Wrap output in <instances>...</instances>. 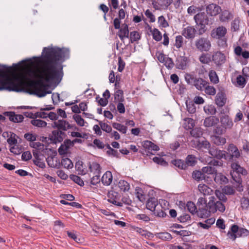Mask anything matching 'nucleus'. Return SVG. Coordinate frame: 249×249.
<instances>
[{
	"mask_svg": "<svg viewBox=\"0 0 249 249\" xmlns=\"http://www.w3.org/2000/svg\"><path fill=\"white\" fill-rule=\"evenodd\" d=\"M69 55L68 49L50 46L43 48L40 56L33 57L40 63V79L31 82V86L35 88L34 91L26 90L25 92L40 98L51 93V91L46 90L49 85H57L60 83L64 75L62 63L69 58Z\"/></svg>",
	"mask_w": 249,
	"mask_h": 249,
	"instance_id": "obj_1",
	"label": "nucleus"
},
{
	"mask_svg": "<svg viewBox=\"0 0 249 249\" xmlns=\"http://www.w3.org/2000/svg\"><path fill=\"white\" fill-rule=\"evenodd\" d=\"M226 160L234 162L231 164V168L233 172L243 175L246 170L242 167L236 160L241 157V153L237 147L233 143H230L226 151Z\"/></svg>",
	"mask_w": 249,
	"mask_h": 249,
	"instance_id": "obj_2",
	"label": "nucleus"
},
{
	"mask_svg": "<svg viewBox=\"0 0 249 249\" xmlns=\"http://www.w3.org/2000/svg\"><path fill=\"white\" fill-rule=\"evenodd\" d=\"M26 61H30L32 62V59H27L26 60H22L21 61L18 62L17 64L13 63L12 65V67H9L6 65H1L0 64V71H2L3 69H6L8 71L11 70L12 68H17L23 62ZM3 89H7L9 91H13L16 92H19L23 90L22 89H20L18 87V85L14 82L9 81L7 82L6 84V86H0V90H2Z\"/></svg>",
	"mask_w": 249,
	"mask_h": 249,
	"instance_id": "obj_3",
	"label": "nucleus"
},
{
	"mask_svg": "<svg viewBox=\"0 0 249 249\" xmlns=\"http://www.w3.org/2000/svg\"><path fill=\"white\" fill-rule=\"evenodd\" d=\"M194 19L196 24L200 26L198 34H203L206 31V25H208L209 22L207 14L205 12L198 13L194 16Z\"/></svg>",
	"mask_w": 249,
	"mask_h": 249,
	"instance_id": "obj_4",
	"label": "nucleus"
},
{
	"mask_svg": "<svg viewBox=\"0 0 249 249\" xmlns=\"http://www.w3.org/2000/svg\"><path fill=\"white\" fill-rule=\"evenodd\" d=\"M249 234V231L246 229L239 228L238 226L235 224L232 225L230 231L228 232L227 235L233 241L236 238L247 236Z\"/></svg>",
	"mask_w": 249,
	"mask_h": 249,
	"instance_id": "obj_5",
	"label": "nucleus"
},
{
	"mask_svg": "<svg viewBox=\"0 0 249 249\" xmlns=\"http://www.w3.org/2000/svg\"><path fill=\"white\" fill-rule=\"evenodd\" d=\"M142 146L144 149L140 150L139 152L142 155L145 154L147 156L150 155H154L153 151L156 152L160 150L159 146L148 140L143 141L142 142Z\"/></svg>",
	"mask_w": 249,
	"mask_h": 249,
	"instance_id": "obj_6",
	"label": "nucleus"
},
{
	"mask_svg": "<svg viewBox=\"0 0 249 249\" xmlns=\"http://www.w3.org/2000/svg\"><path fill=\"white\" fill-rule=\"evenodd\" d=\"M196 49L200 52H208L211 47V43L207 37H200L195 41Z\"/></svg>",
	"mask_w": 249,
	"mask_h": 249,
	"instance_id": "obj_7",
	"label": "nucleus"
},
{
	"mask_svg": "<svg viewBox=\"0 0 249 249\" xmlns=\"http://www.w3.org/2000/svg\"><path fill=\"white\" fill-rule=\"evenodd\" d=\"M107 196L108 197L107 201L109 203L117 206H123V203L119 201L121 197V195L119 193L113 190H111L108 192Z\"/></svg>",
	"mask_w": 249,
	"mask_h": 249,
	"instance_id": "obj_8",
	"label": "nucleus"
},
{
	"mask_svg": "<svg viewBox=\"0 0 249 249\" xmlns=\"http://www.w3.org/2000/svg\"><path fill=\"white\" fill-rule=\"evenodd\" d=\"M52 127L53 128L57 129V130L67 131L69 129L72 128L73 126L68 121L62 119L54 121L52 124Z\"/></svg>",
	"mask_w": 249,
	"mask_h": 249,
	"instance_id": "obj_9",
	"label": "nucleus"
},
{
	"mask_svg": "<svg viewBox=\"0 0 249 249\" xmlns=\"http://www.w3.org/2000/svg\"><path fill=\"white\" fill-rule=\"evenodd\" d=\"M209 153L214 158L220 160L222 159L226 160V151L218 149L213 146L211 147L209 151Z\"/></svg>",
	"mask_w": 249,
	"mask_h": 249,
	"instance_id": "obj_10",
	"label": "nucleus"
},
{
	"mask_svg": "<svg viewBox=\"0 0 249 249\" xmlns=\"http://www.w3.org/2000/svg\"><path fill=\"white\" fill-rule=\"evenodd\" d=\"M3 114L7 116L9 120L13 123H21L23 121L24 116L21 114H16L14 111H5Z\"/></svg>",
	"mask_w": 249,
	"mask_h": 249,
	"instance_id": "obj_11",
	"label": "nucleus"
},
{
	"mask_svg": "<svg viewBox=\"0 0 249 249\" xmlns=\"http://www.w3.org/2000/svg\"><path fill=\"white\" fill-rule=\"evenodd\" d=\"M227 32V29L225 27L219 26L212 31L211 36L214 38L220 39L224 37Z\"/></svg>",
	"mask_w": 249,
	"mask_h": 249,
	"instance_id": "obj_12",
	"label": "nucleus"
},
{
	"mask_svg": "<svg viewBox=\"0 0 249 249\" xmlns=\"http://www.w3.org/2000/svg\"><path fill=\"white\" fill-rule=\"evenodd\" d=\"M196 33V30L194 27L189 26L183 29L182 35L186 39H192L195 38Z\"/></svg>",
	"mask_w": 249,
	"mask_h": 249,
	"instance_id": "obj_13",
	"label": "nucleus"
},
{
	"mask_svg": "<svg viewBox=\"0 0 249 249\" xmlns=\"http://www.w3.org/2000/svg\"><path fill=\"white\" fill-rule=\"evenodd\" d=\"M227 101L226 95L224 92L220 91L218 92L215 97V103L219 107H223Z\"/></svg>",
	"mask_w": 249,
	"mask_h": 249,
	"instance_id": "obj_14",
	"label": "nucleus"
},
{
	"mask_svg": "<svg viewBox=\"0 0 249 249\" xmlns=\"http://www.w3.org/2000/svg\"><path fill=\"white\" fill-rule=\"evenodd\" d=\"M212 60L217 66H221L225 63L226 56L220 52L214 53L212 56Z\"/></svg>",
	"mask_w": 249,
	"mask_h": 249,
	"instance_id": "obj_15",
	"label": "nucleus"
},
{
	"mask_svg": "<svg viewBox=\"0 0 249 249\" xmlns=\"http://www.w3.org/2000/svg\"><path fill=\"white\" fill-rule=\"evenodd\" d=\"M117 35L123 42H124V39L125 38H129V30L128 25L125 23L123 24L121 28L119 29Z\"/></svg>",
	"mask_w": 249,
	"mask_h": 249,
	"instance_id": "obj_16",
	"label": "nucleus"
},
{
	"mask_svg": "<svg viewBox=\"0 0 249 249\" xmlns=\"http://www.w3.org/2000/svg\"><path fill=\"white\" fill-rule=\"evenodd\" d=\"M207 14L211 16H215L218 15L221 10V7L216 4L211 3L206 8Z\"/></svg>",
	"mask_w": 249,
	"mask_h": 249,
	"instance_id": "obj_17",
	"label": "nucleus"
},
{
	"mask_svg": "<svg viewBox=\"0 0 249 249\" xmlns=\"http://www.w3.org/2000/svg\"><path fill=\"white\" fill-rule=\"evenodd\" d=\"M187 57L184 56H178L176 60V67L180 70H184L186 67Z\"/></svg>",
	"mask_w": 249,
	"mask_h": 249,
	"instance_id": "obj_18",
	"label": "nucleus"
},
{
	"mask_svg": "<svg viewBox=\"0 0 249 249\" xmlns=\"http://www.w3.org/2000/svg\"><path fill=\"white\" fill-rule=\"evenodd\" d=\"M219 122L218 118L213 116H209L205 119L203 124L206 127H210L217 124Z\"/></svg>",
	"mask_w": 249,
	"mask_h": 249,
	"instance_id": "obj_19",
	"label": "nucleus"
},
{
	"mask_svg": "<svg viewBox=\"0 0 249 249\" xmlns=\"http://www.w3.org/2000/svg\"><path fill=\"white\" fill-rule=\"evenodd\" d=\"M208 82L201 78H196L194 80V86L196 88L200 91L203 90L207 86Z\"/></svg>",
	"mask_w": 249,
	"mask_h": 249,
	"instance_id": "obj_20",
	"label": "nucleus"
},
{
	"mask_svg": "<svg viewBox=\"0 0 249 249\" xmlns=\"http://www.w3.org/2000/svg\"><path fill=\"white\" fill-rule=\"evenodd\" d=\"M50 139L53 143L61 142L63 141V137L61 136L59 131L57 130H53L52 132V135Z\"/></svg>",
	"mask_w": 249,
	"mask_h": 249,
	"instance_id": "obj_21",
	"label": "nucleus"
},
{
	"mask_svg": "<svg viewBox=\"0 0 249 249\" xmlns=\"http://www.w3.org/2000/svg\"><path fill=\"white\" fill-rule=\"evenodd\" d=\"M206 207H199L198 210L196 211L197 215L201 218H205L210 215L211 212L205 208Z\"/></svg>",
	"mask_w": 249,
	"mask_h": 249,
	"instance_id": "obj_22",
	"label": "nucleus"
},
{
	"mask_svg": "<svg viewBox=\"0 0 249 249\" xmlns=\"http://www.w3.org/2000/svg\"><path fill=\"white\" fill-rule=\"evenodd\" d=\"M222 126L225 129L230 128L233 125L232 120L228 116H224L220 118Z\"/></svg>",
	"mask_w": 249,
	"mask_h": 249,
	"instance_id": "obj_23",
	"label": "nucleus"
},
{
	"mask_svg": "<svg viewBox=\"0 0 249 249\" xmlns=\"http://www.w3.org/2000/svg\"><path fill=\"white\" fill-rule=\"evenodd\" d=\"M192 178L197 181L205 180L206 176L203 171L195 170L193 171L192 175Z\"/></svg>",
	"mask_w": 249,
	"mask_h": 249,
	"instance_id": "obj_24",
	"label": "nucleus"
},
{
	"mask_svg": "<svg viewBox=\"0 0 249 249\" xmlns=\"http://www.w3.org/2000/svg\"><path fill=\"white\" fill-rule=\"evenodd\" d=\"M112 180V175L111 172L107 171L102 176L101 181L104 185L108 186Z\"/></svg>",
	"mask_w": 249,
	"mask_h": 249,
	"instance_id": "obj_25",
	"label": "nucleus"
},
{
	"mask_svg": "<svg viewBox=\"0 0 249 249\" xmlns=\"http://www.w3.org/2000/svg\"><path fill=\"white\" fill-rule=\"evenodd\" d=\"M157 205L158 200L155 197L149 198L146 203L147 209L152 212H154L155 210V208Z\"/></svg>",
	"mask_w": 249,
	"mask_h": 249,
	"instance_id": "obj_26",
	"label": "nucleus"
},
{
	"mask_svg": "<svg viewBox=\"0 0 249 249\" xmlns=\"http://www.w3.org/2000/svg\"><path fill=\"white\" fill-rule=\"evenodd\" d=\"M211 139L213 143L217 146L223 145L226 142V139L220 136L213 135Z\"/></svg>",
	"mask_w": 249,
	"mask_h": 249,
	"instance_id": "obj_27",
	"label": "nucleus"
},
{
	"mask_svg": "<svg viewBox=\"0 0 249 249\" xmlns=\"http://www.w3.org/2000/svg\"><path fill=\"white\" fill-rule=\"evenodd\" d=\"M215 198L213 196H211L209 197V201L208 203H206L205 207L209 209V211L212 213H215L216 212L215 209Z\"/></svg>",
	"mask_w": 249,
	"mask_h": 249,
	"instance_id": "obj_28",
	"label": "nucleus"
},
{
	"mask_svg": "<svg viewBox=\"0 0 249 249\" xmlns=\"http://www.w3.org/2000/svg\"><path fill=\"white\" fill-rule=\"evenodd\" d=\"M214 178L215 182L219 184H226L228 182V178L222 173H216Z\"/></svg>",
	"mask_w": 249,
	"mask_h": 249,
	"instance_id": "obj_29",
	"label": "nucleus"
},
{
	"mask_svg": "<svg viewBox=\"0 0 249 249\" xmlns=\"http://www.w3.org/2000/svg\"><path fill=\"white\" fill-rule=\"evenodd\" d=\"M156 237L164 241H170L173 239L172 235L167 232H159L155 234Z\"/></svg>",
	"mask_w": 249,
	"mask_h": 249,
	"instance_id": "obj_30",
	"label": "nucleus"
},
{
	"mask_svg": "<svg viewBox=\"0 0 249 249\" xmlns=\"http://www.w3.org/2000/svg\"><path fill=\"white\" fill-rule=\"evenodd\" d=\"M89 169L91 172L93 173V174H101V166L97 162H93L91 164L89 163Z\"/></svg>",
	"mask_w": 249,
	"mask_h": 249,
	"instance_id": "obj_31",
	"label": "nucleus"
},
{
	"mask_svg": "<svg viewBox=\"0 0 249 249\" xmlns=\"http://www.w3.org/2000/svg\"><path fill=\"white\" fill-rule=\"evenodd\" d=\"M196 162V157L193 155H189L187 156L185 163L186 169L188 166H193Z\"/></svg>",
	"mask_w": 249,
	"mask_h": 249,
	"instance_id": "obj_32",
	"label": "nucleus"
},
{
	"mask_svg": "<svg viewBox=\"0 0 249 249\" xmlns=\"http://www.w3.org/2000/svg\"><path fill=\"white\" fill-rule=\"evenodd\" d=\"M191 135L195 138H199L203 135L202 129L200 127H195L190 132Z\"/></svg>",
	"mask_w": 249,
	"mask_h": 249,
	"instance_id": "obj_33",
	"label": "nucleus"
},
{
	"mask_svg": "<svg viewBox=\"0 0 249 249\" xmlns=\"http://www.w3.org/2000/svg\"><path fill=\"white\" fill-rule=\"evenodd\" d=\"M31 124L35 126L40 128L45 127L47 124V123L45 121L36 119L32 120Z\"/></svg>",
	"mask_w": 249,
	"mask_h": 249,
	"instance_id": "obj_34",
	"label": "nucleus"
},
{
	"mask_svg": "<svg viewBox=\"0 0 249 249\" xmlns=\"http://www.w3.org/2000/svg\"><path fill=\"white\" fill-rule=\"evenodd\" d=\"M186 105L187 110L189 113L191 114H193L196 111V107L195 106V103L191 100H187L186 101Z\"/></svg>",
	"mask_w": 249,
	"mask_h": 249,
	"instance_id": "obj_35",
	"label": "nucleus"
},
{
	"mask_svg": "<svg viewBox=\"0 0 249 249\" xmlns=\"http://www.w3.org/2000/svg\"><path fill=\"white\" fill-rule=\"evenodd\" d=\"M112 127L123 134H126L127 130V126L118 123H112Z\"/></svg>",
	"mask_w": 249,
	"mask_h": 249,
	"instance_id": "obj_36",
	"label": "nucleus"
},
{
	"mask_svg": "<svg viewBox=\"0 0 249 249\" xmlns=\"http://www.w3.org/2000/svg\"><path fill=\"white\" fill-rule=\"evenodd\" d=\"M118 187L123 192L128 191L130 189L129 184L124 180H121L118 182Z\"/></svg>",
	"mask_w": 249,
	"mask_h": 249,
	"instance_id": "obj_37",
	"label": "nucleus"
},
{
	"mask_svg": "<svg viewBox=\"0 0 249 249\" xmlns=\"http://www.w3.org/2000/svg\"><path fill=\"white\" fill-rule=\"evenodd\" d=\"M240 18L239 17L235 19L231 23V31L232 32H237L239 30L240 27Z\"/></svg>",
	"mask_w": 249,
	"mask_h": 249,
	"instance_id": "obj_38",
	"label": "nucleus"
},
{
	"mask_svg": "<svg viewBox=\"0 0 249 249\" xmlns=\"http://www.w3.org/2000/svg\"><path fill=\"white\" fill-rule=\"evenodd\" d=\"M114 99L118 102H124V92L122 89H118L115 92Z\"/></svg>",
	"mask_w": 249,
	"mask_h": 249,
	"instance_id": "obj_39",
	"label": "nucleus"
},
{
	"mask_svg": "<svg viewBox=\"0 0 249 249\" xmlns=\"http://www.w3.org/2000/svg\"><path fill=\"white\" fill-rule=\"evenodd\" d=\"M129 37L130 38L129 43H133L140 40L141 36L137 31H132L130 32Z\"/></svg>",
	"mask_w": 249,
	"mask_h": 249,
	"instance_id": "obj_40",
	"label": "nucleus"
},
{
	"mask_svg": "<svg viewBox=\"0 0 249 249\" xmlns=\"http://www.w3.org/2000/svg\"><path fill=\"white\" fill-rule=\"evenodd\" d=\"M99 123V124L103 131H105L106 133H110L112 132V127L108 124L103 123L101 121H99L97 119L95 120Z\"/></svg>",
	"mask_w": 249,
	"mask_h": 249,
	"instance_id": "obj_41",
	"label": "nucleus"
},
{
	"mask_svg": "<svg viewBox=\"0 0 249 249\" xmlns=\"http://www.w3.org/2000/svg\"><path fill=\"white\" fill-rule=\"evenodd\" d=\"M61 164L64 168L68 169H71L73 167V163L71 160L68 158L62 159L61 161Z\"/></svg>",
	"mask_w": 249,
	"mask_h": 249,
	"instance_id": "obj_42",
	"label": "nucleus"
},
{
	"mask_svg": "<svg viewBox=\"0 0 249 249\" xmlns=\"http://www.w3.org/2000/svg\"><path fill=\"white\" fill-rule=\"evenodd\" d=\"M172 163L175 166L178 167L180 169H186V167L185 165V161L181 160H174L172 161Z\"/></svg>",
	"mask_w": 249,
	"mask_h": 249,
	"instance_id": "obj_43",
	"label": "nucleus"
},
{
	"mask_svg": "<svg viewBox=\"0 0 249 249\" xmlns=\"http://www.w3.org/2000/svg\"><path fill=\"white\" fill-rule=\"evenodd\" d=\"M204 110L206 113L213 115L216 113V109L215 107L212 105H208L204 107Z\"/></svg>",
	"mask_w": 249,
	"mask_h": 249,
	"instance_id": "obj_44",
	"label": "nucleus"
},
{
	"mask_svg": "<svg viewBox=\"0 0 249 249\" xmlns=\"http://www.w3.org/2000/svg\"><path fill=\"white\" fill-rule=\"evenodd\" d=\"M209 76L211 82L213 84H217L219 82L218 77L215 71H210L209 72Z\"/></svg>",
	"mask_w": 249,
	"mask_h": 249,
	"instance_id": "obj_45",
	"label": "nucleus"
},
{
	"mask_svg": "<svg viewBox=\"0 0 249 249\" xmlns=\"http://www.w3.org/2000/svg\"><path fill=\"white\" fill-rule=\"evenodd\" d=\"M198 188L200 192L204 195H209L212 191V189L206 184H199L198 186Z\"/></svg>",
	"mask_w": 249,
	"mask_h": 249,
	"instance_id": "obj_46",
	"label": "nucleus"
},
{
	"mask_svg": "<svg viewBox=\"0 0 249 249\" xmlns=\"http://www.w3.org/2000/svg\"><path fill=\"white\" fill-rule=\"evenodd\" d=\"M70 178L79 186H83L84 185V182L80 177L72 174L70 176Z\"/></svg>",
	"mask_w": 249,
	"mask_h": 249,
	"instance_id": "obj_47",
	"label": "nucleus"
},
{
	"mask_svg": "<svg viewBox=\"0 0 249 249\" xmlns=\"http://www.w3.org/2000/svg\"><path fill=\"white\" fill-rule=\"evenodd\" d=\"M153 39L156 41H160L162 39V35L160 32L157 28H154L152 32Z\"/></svg>",
	"mask_w": 249,
	"mask_h": 249,
	"instance_id": "obj_48",
	"label": "nucleus"
},
{
	"mask_svg": "<svg viewBox=\"0 0 249 249\" xmlns=\"http://www.w3.org/2000/svg\"><path fill=\"white\" fill-rule=\"evenodd\" d=\"M231 13L228 10H225L222 12L220 16V20L222 22H225L229 20L231 17Z\"/></svg>",
	"mask_w": 249,
	"mask_h": 249,
	"instance_id": "obj_49",
	"label": "nucleus"
},
{
	"mask_svg": "<svg viewBox=\"0 0 249 249\" xmlns=\"http://www.w3.org/2000/svg\"><path fill=\"white\" fill-rule=\"evenodd\" d=\"M215 194L220 201L223 202H226L227 201V197L225 196L226 194H225L223 191L221 192V191L216 190Z\"/></svg>",
	"mask_w": 249,
	"mask_h": 249,
	"instance_id": "obj_50",
	"label": "nucleus"
},
{
	"mask_svg": "<svg viewBox=\"0 0 249 249\" xmlns=\"http://www.w3.org/2000/svg\"><path fill=\"white\" fill-rule=\"evenodd\" d=\"M202 171L204 174L206 173L208 174H214L217 173V170L215 168L211 165L203 167Z\"/></svg>",
	"mask_w": 249,
	"mask_h": 249,
	"instance_id": "obj_51",
	"label": "nucleus"
},
{
	"mask_svg": "<svg viewBox=\"0 0 249 249\" xmlns=\"http://www.w3.org/2000/svg\"><path fill=\"white\" fill-rule=\"evenodd\" d=\"M222 191L226 195H232L235 194V190L232 186L230 185L225 186Z\"/></svg>",
	"mask_w": 249,
	"mask_h": 249,
	"instance_id": "obj_52",
	"label": "nucleus"
},
{
	"mask_svg": "<svg viewBox=\"0 0 249 249\" xmlns=\"http://www.w3.org/2000/svg\"><path fill=\"white\" fill-rule=\"evenodd\" d=\"M236 82L238 87L243 88L247 83V81L244 77L242 75H238L236 78Z\"/></svg>",
	"mask_w": 249,
	"mask_h": 249,
	"instance_id": "obj_53",
	"label": "nucleus"
},
{
	"mask_svg": "<svg viewBox=\"0 0 249 249\" xmlns=\"http://www.w3.org/2000/svg\"><path fill=\"white\" fill-rule=\"evenodd\" d=\"M170 231L177 235L182 236H186L191 235V232L190 231H188L187 230H181L180 231H178L175 230H171Z\"/></svg>",
	"mask_w": 249,
	"mask_h": 249,
	"instance_id": "obj_54",
	"label": "nucleus"
},
{
	"mask_svg": "<svg viewBox=\"0 0 249 249\" xmlns=\"http://www.w3.org/2000/svg\"><path fill=\"white\" fill-rule=\"evenodd\" d=\"M241 207L243 210H247L249 208V199L243 197L240 200Z\"/></svg>",
	"mask_w": 249,
	"mask_h": 249,
	"instance_id": "obj_55",
	"label": "nucleus"
},
{
	"mask_svg": "<svg viewBox=\"0 0 249 249\" xmlns=\"http://www.w3.org/2000/svg\"><path fill=\"white\" fill-rule=\"evenodd\" d=\"M153 161L157 164L162 166H166L168 165L167 162H166L163 158L161 157H155L153 158Z\"/></svg>",
	"mask_w": 249,
	"mask_h": 249,
	"instance_id": "obj_56",
	"label": "nucleus"
},
{
	"mask_svg": "<svg viewBox=\"0 0 249 249\" xmlns=\"http://www.w3.org/2000/svg\"><path fill=\"white\" fill-rule=\"evenodd\" d=\"M186 207L189 212L194 214L196 213V207L195 204L192 201H189L186 204Z\"/></svg>",
	"mask_w": 249,
	"mask_h": 249,
	"instance_id": "obj_57",
	"label": "nucleus"
},
{
	"mask_svg": "<svg viewBox=\"0 0 249 249\" xmlns=\"http://www.w3.org/2000/svg\"><path fill=\"white\" fill-rule=\"evenodd\" d=\"M73 119L79 126H83L85 125V121L80 115H74Z\"/></svg>",
	"mask_w": 249,
	"mask_h": 249,
	"instance_id": "obj_58",
	"label": "nucleus"
},
{
	"mask_svg": "<svg viewBox=\"0 0 249 249\" xmlns=\"http://www.w3.org/2000/svg\"><path fill=\"white\" fill-rule=\"evenodd\" d=\"M24 138L29 142H33L36 140L37 135L31 133H25L24 135Z\"/></svg>",
	"mask_w": 249,
	"mask_h": 249,
	"instance_id": "obj_59",
	"label": "nucleus"
},
{
	"mask_svg": "<svg viewBox=\"0 0 249 249\" xmlns=\"http://www.w3.org/2000/svg\"><path fill=\"white\" fill-rule=\"evenodd\" d=\"M67 233L68 237L73 239L75 242L77 243H81L80 238H79L74 232L67 231Z\"/></svg>",
	"mask_w": 249,
	"mask_h": 249,
	"instance_id": "obj_60",
	"label": "nucleus"
},
{
	"mask_svg": "<svg viewBox=\"0 0 249 249\" xmlns=\"http://www.w3.org/2000/svg\"><path fill=\"white\" fill-rule=\"evenodd\" d=\"M197 142V146L199 148H204L205 149L211 148V144L210 142L206 140H204L201 142L198 141Z\"/></svg>",
	"mask_w": 249,
	"mask_h": 249,
	"instance_id": "obj_61",
	"label": "nucleus"
},
{
	"mask_svg": "<svg viewBox=\"0 0 249 249\" xmlns=\"http://www.w3.org/2000/svg\"><path fill=\"white\" fill-rule=\"evenodd\" d=\"M199 59L203 64H208L211 61V58L208 54H202Z\"/></svg>",
	"mask_w": 249,
	"mask_h": 249,
	"instance_id": "obj_62",
	"label": "nucleus"
},
{
	"mask_svg": "<svg viewBox=\"0 0 249 249\" xmlns=\"http://www.w3.org/2000/svg\"><path fill=\"white\" fill-rule=\"evenodd\" d=\"M178 220L180 223H185L191 220V216L187 213H184L178 217Z\"/></svg>",
	"mask_w": 249,
	"mask_h": 249,
	"instance_id": "obj_63",
	"label": "nucleus"
},
{
	"mask_svg": "<svg viewBox=\"0 0 249 249\" xmlns=\"http://www.w3.org/2000/svg\"><path fill=\"white\" fill-rule=\"evenodd\" d=\"M206 94L210 95H214L216 93L215 89L213 86H206L204 88Z\"/></svg>",
	"mask_w": 249,
	"mask_h": 249,
	"instance_id": "obj_64",
	"label": "nucleus"
}]
</instances>
